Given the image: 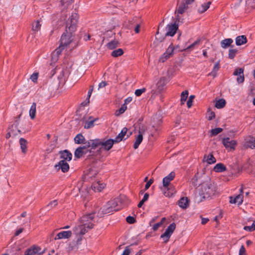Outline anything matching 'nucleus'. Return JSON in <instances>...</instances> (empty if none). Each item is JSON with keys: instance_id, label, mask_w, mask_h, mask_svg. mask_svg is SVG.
Here are the masks:
<instances>
[{"instance_id": "nucleus-1", "label": "nucleus", "mask_w": 255, "mask_h": 255, "mask_svg": "<svg viewBox=\"0 0 255 255\" xmlns=\"http://www.w3.org/2000/svg\"><path fill=\"white\" fill-rule=\"evenodd\" d=\"M78 16L76 13H73L66 22V30L61 37L59 48L63 50L69 49L70 50L77 46V42L74 40L73 33L76 29V24Z\"/></svg>"}, {"instance_id": "nucleus-2", "label": "nucleus", "mask_w": 255, "mask_h": 255, "mask_svg": "<svg viewBox=\"0 0 255 255\" xmlns=\"http://www.w3.org/2000/svg\"><path fill=\"white\" fill-rule=\"evenodd\" d=\"M199 190L201 197L206 199L212 197L215 194L216 187L211 182H206L201 185Z\"/></svg>"}, {"instance_id": "nucleus-3", "label": "nucleus", "mask_w": 255, "mask_h": 255, "mask_svg": "<svg viewBox=\"0 0 255 255\" xmlns=\"http://www.w3.org/2000/svg\"><path fill=\"white\" fill-rule=\"evenodd\" d=\"M95 212H93L87 215L83 216L80 219V222L82 225L85 226L89 230L93 228L94 225L92 223L93 219L95 217Z\"/></svg>"}, {"instance_id": "nucleus-4", "label": "nucleus", "mask_w": 255, "mask_h": 255, "mask_svg": "<svg viewBox=\"0 0 255 255\" xmlns=\"http://www.w3.org/2000/svg\"><path fill=\"white\" fill-rule=\"evenodd\" d=\"M176 228V225L174 223L170 224L166 229L165 232L161 235V238L163 239L164 242L166 243L168 241L169 239L173 233Z\"/></svg>"}, {"instance_id": "nucleus-5", "label": "nucleus", "mask_w": 255, "mask_h": 255, "mask_svg": "<svg viewBox=\"0 0 255 255\" xmlns=\"http://www.w3.org/2000/svg\"><path fill=\"white\" fill-rule=\"evenodd\" d=\"M89 230L85 226L82 225L80 222H79L78 224L73 228V232L76 236H83L87 233Z\"/></svg>"}, {"instance_id": "nucleus-6", "label": "nucleus", "mask_w": 255, "mask_h": 255, "mask_svg": "<svg viewBox=\"0 0 255 255\" xmlns=\"http://www.w3.org/2000/svg\"><path fill=\"white\" fill-rule=\"evenodd\" d=\"M115 141L112 139H101L100 141V149L108 151L112 148Z\"/></svg>"}, {"instance_id": "nucleus-7", "label": "nucleus", "mask_w": 255, "mask_h": 255, "mask_svg": "<svg viewBox=\"0 0 255 255\" xmlns=\"http://www.w3.org/2000/svg\"><path fill=\"white\" fill-rule=\"evenodd\" d=\"M174 47L172 44L169 46L166 51L159 57V62L163 63L173 54Z\"/></svg>"}, {"instance_id": "nucleus-8", "label": "nucleus", "mask_w": 255, "mask_h": 255, "mask_svg": "<svg viewBox=\"0 0 255 255\" xmlns=\"http://www.w3.org/2000/svg\"><path fill=\"white\" fill-rule=\"evenodd\" d=\"M178 28V25L175 23L168 24L166 27V32L165 36H173L176 33Z\"/></svg>"}, {"instance_id": "nucleus-9", "label": "nucleus", "mask_w": 255, "mask_h": 255, "mask_svg": "<svg viewBox=\"0 0 255 255\" xmlns=\"http://www.w3.org/2000/svg\"><path fill=\"white\" fill-rule=\"evenodd\" d=\"M122 197L117 198L108 202L114 211H119L122 208Z\"/></svg>"}, {"instance_id": "nucleus-10", "label": "nucleus", "mask_w": 255, "mask_h": 255, "mask_svg": "<svg viewBox=\"0 0 255 255\" xmlns=\"http://www.w3.org/2000/svg\"><path fill=\"white\" fill-rule=\"evenodd\" d=\"M72 235L71 231H63L58 233L54 238L55 240L69 239Z\"/></svg>"}, {"instance_id": "nucleus-11", "label": "nucleus", "mask_w": 255, "mask_h": 255, "mask_svg": "<svg viewBox=\"0 0 255 255\" xmlns=\"http://www.w3.org/2000/svg\"><path fill=\"white\" fill-rule=\"evenodd\" d=\"M222 143L226 148L234 149L236 145V141L234 140H231L229 137L224 138Z\"/></svg>"}, {"instance_id": "nucleus-12", "label": "nucleus", "mask_w": 255, "mask_h": 255, "mask_svg": "<svg viewBox=\"0 0 255 255\" xmlns=\"http://www.w3.org/2000/svg\"><path fill=\"white\" fill-rule=\"evenodd\" d=\"M241 193L235 197H230V202L232 204H237L238 205H241L243 201V189H240Z\"/></svg>"}, {"instance_id": "nucleus-13", "label": "nucleus", "mask_w": 255, "mask_h": 255, "mask_svg": "<svg viewBox=\"0 0 255 255\" xmlns=\"http://www.w3.org/2000/svg\"><path fill=\"white\" fill-rule=\"evenodd\" d=\"M233 74L238 76L237 81L239 83H242L244 81V69L243 68H236Z\"/></svg>"}, {"instance_id": "nucleus-14", "label": "nucleus", "mask_w": 255, "mask_h": 255, "mask_svg": "<svg viewBox=\"0 0 255 255\" xmlns=\"http://www.w3.org/2000/svg\"><path fill=\"white\" fill-rule=\"evenodd\" d=\"M255 139L254 137L248 136L246 137L244 147L253 149L255 147Z\"/></svg>"}, {"instance_id": "nucleus-15", "label": "nucleus", "mask_w": 255, "mask_h": 255, "mask_svg": "<svg viewBox=\"0 0 255 255\" xmlns=\"http://www.w3.org/2000/svg\"><path fill=\"white\" fill-rule=\"evenodd\" d=\"M55 168L57 169H61L63 172H67L69 169V165L66 161L64 160H60L58 164L55 165Z\"/></svg>"}, {"instance_id": "nucleus-16", "label": "nucleus", "mask_w": 255, "mask_h": 255, "mask_svg": "<svg viewBox=\"0 0 255 255\" xmlns=\"http://www.w3.org/2000/svg\"><path fill=\"white\" fill-rule=\"evenodd\" d=\"M175 176V174L173 172H171L167 176L163 179L162 183L164 187H168L170 185V183L173 180Z\"/></svg>"}, {"instance_id": "nucleus-17", "label": "nucleus", "mask_w": 255, "mask_h": 255, "mask_svg": "<svg viewBox=\"0 0 255 255\" xmlns=\"http://www.w3.org/2000/svg\"><path fill=\"white\" fill-rule=\"evenodd\" d=\"M100 141L101 139L99 138L91 139L85 143L86 144V146L91 147L93 149H95L96 148L100 147Z\"/></svg>"}, {"instance_id": "nucleus-18", "label": "nucleus", "mask_w": 255, "mask_h": 255, "mask_svg": "<svg viewBox=\"0 0 255 255\" xmlns=\"http://www.w3.org/2000/svg\"><path fill=\"white\" fill-rule=\"evenodd\" d=\"M188 6L186 5L185 2H181L178 9L175 11V13L177 12V14L176 17V21H179L180 19L178 14L183 13L185 11L188 9Z\"/></svg>"}, {"instance_id": "nucleus-19", "label": "nucleus", "mask_w": 255, "mask_h": 255, "mask_svg": "<svg viewBox=\"0 0 255 255\" xmlns=\"http://www.w3.org/2000/svg\"><path fill=\"white\" fill-rule=\"evenodd\" d=\"M61 48H57L51 54V62L55 63L58 60L59 55L61 54L62 51Z\"/></svg>"}, {"instance_id": "nucleus-20", "label": "nucleus", "mask_w": 255, "mask_h": 255, "mask_svg": "<svg viewBox=\"0 0 255 255\" xmlns=\"http://www.w3.org/2000/svg\"><path fill=\"white\" fill-rule=\"evenodd\" d=\"M40 248L36 246H32V247L27 249L25 253V255H34L39 252Z\"/></svg>"}, {"instance_id": "nucleus-21", "label": "nucleus", "mask_w": 255, "mask_h": 255, "mask_svg": "<svg viewBox=\"0 0 255 255\" xmlns=\"http://www.w3.org/2000/svg\"><path fill=\"white\" fill-rule=\"evenodd\" d=\"M105 187V184L103 183H101L100 181H97L93 183L92 187L95 191L100 192Z\"/></svg>"}, {"instance_id": "nucleus-22", "label": "nucleus", "mask_w": 255, "mask_h": 255, "mask_svg": "<svg viewBox=\"0 0 255 255\" xmlns=\"http://www.w3.org/2000/svg\"><path fill=\"white\" fill-rule=\"evenodd\" d=\"M203 162H206L209 164L215 163L216 162V159L212 154L209 155H205L203 159Z\"/></svg>"}, {"instance_id": "nucleus-23", "label": "nucleus", "mask_w": 255, "mask_h": 255, "mask_svg": "<svg viewBox=\"0 0 255 255\" xmlns=\"http://www.w3.org/2000/svg\"><path fill=\"white\" fill-rule=\"evenodd\" d=\"M189 202L187 197H182L178 201V205L180 208L185 209L189 206Z\"/></svg>"}, {"instance_id": "nucleus-24", "label": "nucleus", "mask_w": 255, "mask_h": 255, "mask_svg": "<svg viewBox=\"0 0 255 255\" xmlns=\"http://www.w3.org/2000/svg\"><path fill=\"white\" fill-rule=\"evenodd\" d=\"M61 158L64 160L70 161L72 159V155L68 150H65L60 152Z\"/></svg>"}, {"instance_id": "nucleus-25", "label": "nucleus", "mask_w": 255, "mask_h": 255, "mask_svg": "<svg viewBox=\"0 0 255 255\" xmlns=\"http://www.w3.org/2000/svg\"><path fill=\"white\" fill-rule=\"evenodd\" d=\"M127 131L128 128H123L121 132L116 137L115 139H114L115 142L117 143L122 141L123 139H124L126 133H127Z\"/></svg>"}, {"instance_id": "nucleus-26", "label": "nucleus", "mask_w": 255, "mask_h": 255, "mask_svg": "<svg viewBox=\"0 0 255 255\" xmlns=\"http://www.w3.org/2000/svg\"><path fill=\"white\" fill-rule=\"evenodd\" d=\"M211 3V1L204 2L202 3L198 8V12L200 13H202L206 11L209 8Z\"/></svg>"}, {"instance_id": "nucleus-27", "label": "nucleus", "mask_w": 255, "mask_h": 255, "mask_svg": "<svg viewBox=\"0 0 255 255\" xmlns=\"http://www.w3.org/2000/svg\"><path fill=\"white\" fill-rule=\"evenodd\" d=\"M247 42L246 36L245 35L238 36L236 38V44L238 46L242 45Z\"/></svg>"}, {"instance_id": "nucleus-28", "label": "nucleus", "mask_w": 255, "mask_h": 255, "mask_svg": "<svg viewBox=\"0 0 255 255\" xmlns=\"http://www.w3.org/2000/svg\"><path fill=\"white\" fill-rule=\"evenodd\" d=\"M86 149V146L77 148L74 153L75 156L77 158L81 157L84 153V150Z\"/></svg>"}, {"instance_id": "nucleus-29", "label": "nucleus", "mask_w": 255, "mask_h": 255, "mask_svg": "<svg viewBox=\"0 0 255 255\" xmlns=\"http://www.w3.org/2000/svg\"><path fill=\"white\" fill-rule=\"evenodd\" d=\"M167 191H165L164 194L165 196L170 197L176 193V190L173 186L169 185L168 187H166Z\"/></svg>"}, {"instance_id": "nucleus-30", "label": "nucleus", "mask_w": 255, "mask_h": 255, "mask_svg": "<svg viewBox=\"0 0 255 255\" xmlns=\"http://www.w3.org/2000/svg\"><path fill=\"white\" fill-rule=\"evenodd\" d=\"M19 143L22 152L25 153L27 152V141L23 138H20L19 139Z\"/></svg>"}, {"instance_id": "nucleus-31", "label": "nucleus", "mask_w": 255, "mask_h": 255, "mask_svg": "<svg viewBox=\"0 0 255 255\" xmlns=\"http://www.w3.org/2000/svg\"><path fill=\"white\" fill-rule=\"evenodd\" d=\"M101 210L102 213L105 214L111 213L114 211L111 206L110 205L109 202H108L107 204L104 206Z\"/></svg>"}, {"instance_id": "nucleus-32", "label": "nucleus", "mask_w": 255, "mask_h": 255, "mask_svg": "<svg viewBox=\"0 0 255 255\" xmlns=\"http://www.w3.org/2000/svg\"><path fill=\"white\" fill-rule=\"evenodd\" d=\"M214 170L217 172H222L226 170V167L223 163H219L214 166Z\"/></svg>"}, {"instance_id": "nucleus-33", "label": "nucleus", "mask_w": 255, "mask_h": 255, "mask_svg": "<svg viewBox=\"0 0 255 255\" xmlns=\"http://www.w3.org/2000/svg\"><path fill=\"white\" fill-rule=\"evenodd\" d=\"M233 42V40L231 38H227L224 40H223L221 42V47L223 48H227L229 46L231 45V44Z\"/></svg>"}, {"instance_id": "nucleus-34", "label": "nucleus", "mask_w": 255, "mask_h": 255, "mask_svg": "<svg viewBox=\"0 0 255 255\" xmlns=\"http://www.w3.org/2000/svg\"><path fill=\"white\" fill-rule=\"evenodd\" d=\"M143 140V136L141 134H138L135 136V142L133 144V148L137 149Z\"/></svg>"}, {"instance_id": "nucleus-35", "label": "nucleus", "mask_w": 255, "mask_h": 255, "mask_svg": "<svg viewBox=\"0 0 255 255\" xmlns=\"http://www.w3.org/2000/svg\"><path fill=\"white\" fill-rule=\"evenodd\" d=\"M97 120V119H93L91 117H90L89 119V120L86 121L85 124L84 125V128H85L88 129L94 126V124L95 121Z\"/></svg>"}, {"instance_id": "nucleus-36", "label": "nucleus", "mask_w": 255, "mask_h": 255, "mask_svg": "<svg viewBox=\"0 0 255 255\" xmlns=\"http://www.w3.org/2000/svg\"><path fill=\"white\" fill-rule=\"evenodd\" d=\"M36 107V103H33L29 110V116L31 119H34L35 117Z\"/></svg>"}, {"instance_id": "nucleus-37", "label": "nucleus", "mask_w": 255, "mask_h": 255, "mask_svg": "<svg viewBox=\"0 0 255 255\" xmlns=\"http://www.w3.org/2000/svg\"><path fill=\"white\" fill-rule=\"evenodd\" d=\"M226 101L223 99H219L215 103V107L217 109H222L225 106Z\"/></svg>"}, {"instance_id": "nucleus-38", "label": "nucleus", "mask_w": 255, "mask_h": 255, "mask_svg": "<svg viewBox=\"0 0 255 255\" xmlns=\"http://www.w3.org/2000/svg\"><path fill=\"white\" fill-rule=\"evenodd\" d=\"M123 54V50L121 48H119L118 49L113 51L111 53V55L114 57H117L118 56L122 55Z\"/></svg>"}, {"instance_id": "nucleus-39", "label": "nucleus", "mask_w": 255, "mask_h": 255, "mask_svg": "<svg viewBox=\"0 0 255 255\" xmlns=\"http://www.w3.org/2000/svg\"><path fill=\"white\" fill-rule=\"evenodd\" d=\"M119 42L117 40H112L109 42L107 46L110 49H114L118 46Z\"/></svg>"}, {"instance_id": "nucleus-40", "label": "nucleus", "mask_w": 255, "mask_h": 255, "mask_svg": "<svg viewBox=\"0 0 255 255\" xmlns=\"http://www.w3.org/2000/svg\"><path fill=\"white\" fill-rule=\"evenodd\" d=\"M84 137L81 134H77L74 138L75 142L77 144H80L84 142Z\"/></svg>"}, {"instance_id": "nucleus-41", "label": "nucleus", "mask_w": 255, "mask_h": 255, "mask_svg": "<svg viewBox=\"0 0 255 255\" xmlns=\"http://www.w3.org/2000/svg\"><path fill=\"white\" fill-rule=\"evenodd\" d=\"M40 27L41 24H40L39 21L37 20L32 23V29L34 31H38L40 29Z\"/></svg>"}, {"instance_id": "nucleus-42", "label": "nucleus", "mask_w": 255, "mask_h": 255, "mask_svg": "<svg viewBox=\"0 0 255 255\" xmlns=\"http://www.w3.org/2000/svg\"><path fill=\"white\" fill-rule=\"evenodd\" d=\"M166 84V78L165 77H162L160 79L157 83V86L159 90H161L163 87Z\"/></svg>"}, {"instance_id": "nucleus-43", "label": "nucleus", "mask_w": 255, "mask_h": 255, "mask_svg": "<svg viewBox=\"0 0 255 255\" xmlns=\"http://www.w3.org/2000/svg\"><path fill=\"white\" fill-rule=\"evenodd\" d=\"M166 221L165 218H162L160 221V222L156 223L153 226V230L154 231H156L158 230V229L161 226V225L164 223V222Z\"/></svg>"}, {"instance_id": "nucleus-44", "label": "nucleus", "mask_w": 255, "mask_h": 255, "mask_svg": "<svg viewBox=\"0 0 255 255\" xmlns=\"http://www.w3.org/2000/svg\"><path fill=\"white\" fill-rule=\"evenodd\" d=\"M127 105H126V104H124L122 106L121 108L116 112V115L119 116L120 115L124 113L125 112V111L127 110Z\"/></svg>"}, {"instance_id": "nucleus-45", "label": "nucleus", "mask_w": 255, "mask_h": 255, "mask_svg": "<svg viewBox=\"0 0 255 255\" xmlns=\"http://www.w3.org/2000/svg\"><path fill=\"white\" fill-rule=\"evenodd\" d=\"M76 238L77 240L76 244L74 245V246L72 247V249H74L75 247L78 248L79 246L81 244V241L82 240L83 236H76Z\"/></svg>"}, {"instance_id": "nucleus-46", "label": "nucleus", "mask_w": 255, "mask_h": 255, "mask_svg": "<svg viewBox=\"0 0 255 255\" xmlns=\"http://www.w3.org/2000/svg\"><path fill=\"white\" fill-rule=\"evenodd\" d=\"M222 130H223V129L221 128H215L214 129H212L211 130V135L215 136V135H217L218 133L222 132Z\"/></svg>"}, {"instance_id": "nucleus-47", "label": "nucleus", "mask_w": 255, "mask_h": 255, "mask_svg": "<svg viewBox=\"0 0 255 255\" xmlns=\"http://www.w3.org/2000/svg\"><path fill=\"white\" fill-rule=\"evenodd\" d=\"M149 197V194L148 193H145L144 195V196H143V199L139 202V203H138L137 206L139 208H140L142 205L143 204V203L147 200L148 198Z\"/></svg>"}, {"instance_id": "nucleus-48", "label": "nucleus", "mask_w": 255, "mask_h": 255, "mask_svg": "<svg viewBox=\"0 0 255 255\" xmlns=\"http://www.w3.org/2000/svg\"><path fill=\"white\" fill-rule=\"evenodd\" d=\"M237 53V50L235 49H230L229 50V57L230 59H233Z\"/></svg>"}, {"instance_id": "nucleus-49", "label": "nucleus", "mask_w": 255, "mask_h": 255, "mask_svg": "<svg viewBox=\"0 0 255 255\" xmlns=\"http://www.w3.org/2000/svg\"><path fill=\"white\" fill-rule=\"evenodd\" d=\"M188 96V92L187 91H184L182 92L181 95V101L182 102H185Z\"/></svg>"}, {"instance_id": "nucleus-50", "label": "nucleus", "mask_w": 255, "mask_h": 255, "mask_svg": "<svg viewBox=\"0 0 255 255\" xmlns=\"http://www.w3.org/2000/svg\"><path fill=\"white\" fill-rule=\"evenodd\" d=\"M244 229L245 230L248 231H252L255 230V221L253 222L252 226H245Z\"/></svg>"}, {"instance_id": "nucleus-51", "label": "nucleus", "mask_w": 255, "mask_h": 255, "mask_svg": "<svg viewBox=\"0 0 255 255\" xmlns=\"http://www.w3.org/2000/svg\"><path fill=\"white\" fill-rule=\"evenodd\" d=\"M146 130L147 128L146 126L144 125L140 126L139 128L138 134H141L143 136V134L145 133Z\"/></svg>"}, {"instance_id": "nucleus-52", "label": "nucleus", "mask_w": 255, "mask_h": 255, "mask_svg": "<svg viewBox=\"0 0 255 255\" xmlns=\"http://www.w3.org/2000/svg\"><path fill=\"white\" fill-rule=\"evenodd\" d=\"M57 205V200H53V201L51 202L49 204H48L47 205V208L48 209H51L54 207H55Z\"/></svg>"}, {"instance_id": "nucleus-53", "label": "nucleus", "mask_w": 255, "mask_h": 255, "mask_svg": "<svg viewBox=\"0 0 255 255\" xmlns=\"http://www.w3.org/2000/svg\"><path fill=\"white\" fill-rule=\"evenodd\" d=\"M146 91V89L143 88L140 89L136 90L135 91V95L136 96H140L142 93L145 92Z\"/></svg>"}, {"instance_id": "nucleus-54", "label": "nucleus", "mask_w": 255, "mask_h": 255, "mask_svg": "<svg viewBox=\"0 0 255 255\" xmlns=\"http://www.w3.org/2000/svg\"><path fill=\"white\" fill-rule=\"evenodd\" d=\"M199 42H200L199 40H196L193 43H192L191 45L188 46L186 48V50H190V49H193L196 45H198L199 43Z\"/></svg>"}, {"instance_id": "nucleus-55", "label": "nucleus", "mask_w": 255, "mask_h": 255, "mask_svg": "<svg viewBox=\"0 0 255 255\" xmlns=\"http://www.w3.org/2000/svg\"><path fill=\"white\" fill-rule=\"evenodd\" d=\"M195 96L194 95H191L189 97V99L187 101V107L189 108L192 105V100L194 98Z\"/></svg>"}, {"instance_id": "nucleus-56", "label": "nucleus", "mask_w": 255, "mask_h": 255, "mask_svg": "<svg viewBox=\"0 0 255 255\" xmlns=\"http://www.w3.org/2000/svg\"><path fill=\"white\" fill-rule=\"evenodd\" d=\"M208 119L209 120H212V119H214L215 117V114L213 112H212L210 111V110L209 109L208 111Z\"/></svg>"}, {"instance_id": "nucleus-57", "label": "nucleus", "mask_w": 255, "mask_h": 255, "mask_svg": "<svg viewBox=\"0 0 255 255\" xmlns=\"http://www.w3.org/2000/svg\"><path fill=\"white\" fill-rule=\"evenodd\" d=\"M131 250L130 249L129 246H128L126 248L122 255H129L131 252Z\"/></svg>"}, {"instance_id": "nucleus-58", "label": "nucleus", "mask_w": 255, "mask_h": 255, "mask_svg": "<svg viewBox=\"0 0 255 255\" xmlns=\"http://www.w3.org/2000/svg\"><path fill=\"white\" fill-rule=\"evenodd\" d=\"M126 221L129 224L134 223L135 221L134 218L131 216H128L126 218Z\"/></svg>"}, {"instance_id": "nucleus-59", "label": "nucleus", "mask_w": 255, "mask_h": 255, "mask_svg": "<svg viewBox=\"0 0 255 255\" xmlns=\"http://www.w3.org/2000/svg\"><path fill=\"white\" fill-rule=\"evenodd\" d=\"M38 78V73H34L30 76V79L34 82H36Z\"/></svg>"}, {"instance_id": "nucleus-60", "label": "nucleus", "mask_w": 255, "mask_h": 255, "mask_svg": "<svg viewBox=\"0 0 255 255\" xmlns=\"http://www.w3.org/2000/svg\"><path fill=\"white\" fill-rule=\"evenodd\" d=\"M153 180L151 179L146 183V184H145V189H144L145 190H147L149 188V187L150 186L151 184L153 183Z\"/></svg>"}, {"instance_id": "nucleus-61", "label": "nucleus", "mask_w": 255, "mask_h": 255, "mask_svg": "<svg viewBox=\"0 0 255 255\" xmlns=\"http://www.w3.org/2000/svg\"><path fill=\"white\" fill-rule=\"evenodd\" d=\"M219 68H220V63H219V62H217L215 64L213 69V71L217 72L219 70Z\"/></svg>"}, {"instance_id": "nucleus-62", "label": "nucleus", "mask_w": 255, "mask_h": 255, "mask_svg": "<svg viewBox=\"0 0 255 255\" xmlns=\"http://www.w3.org/2000/svg\"><path fill=\"white\" fill-rule=\"evenodd\" d=\"M15 134L14 133H13V130L10 129L9 130V131L6 133V138H8L9 137H10L11 135H15Z\"/></svg>"}, {"instance_id": "nucleus-63", "label": "nucleus", "mask_w": 255, "mask_h": 255, "mask_svg": "<svg viewBox=\"0 0 255 255\" xmlns=\"http://www.w3.org/2000/svg\"><path fill=\"white\" fill-rule=\"evenodd\" d=\"M194 0H183L181 2H185L186 5L188 6V5L191 4L194 2Z\"/></svg>"}, {"instance_id": "nucleus-64", "label": "nucleus", "mask_w": 255, "mask_h": 255, "mask_svg": "<svg viewBox=\"0 0 255 255\" xmlns=\"http://www.w3.org/2000/svg\"><path fill=\"white\" fill-rule=\"evenodd\" d=\"M245 248L244 246H242L239 251V255H243L245 253Z\"/></svg>"}]
</instances>
